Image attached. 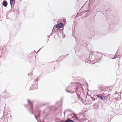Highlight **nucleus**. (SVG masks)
I'll return each mask as SVG.
<instances>
[{
	"label": "nucleus",
	"mask_w": 122,
	"mask_h": 122,
	"mask_svg": "<svg viewBox=\"0 0 122 122\" xmlns=\"http://www.w3.org/2000/svg\"><path fill=\"white\" fill-rule=\"evenodd\" d=\"M71 84L72 85L71 86L70 89L71 91L68 90H67L66 89V91L67 92L71 94L75 93V95H76L78 98H79L80 96L78 93L80 92V93H81L80 90V88L79 87L76 86V82H71Z\"/></svg>",
	"instance_id": "nucleus-1"
},
{
	"label": "nucleus",
	"mask_w": 122,
	"mask_h": 122,
	"mask_svg": "<svg viewBox=\"0 0 122 122\" xmlns=\"http://www.w3.org/2000/svg\"><path fill=\"white\" fill-rule=\"evenodd\" d=\"M28 104L30 107V108L28 109V111L30 113H31L32 114H34L35 117L36 119L37 120V117L36 115L33 112V107L32 103L31 102H30L29 100H28Z\"/></svg>",
	"instance_id": "nucleus-2"
},
{
	"label": "nucleus",
	"mask_w": 122,
	"mask_h": 122,
	"mask_svg": "<svg viewBox=\"0 0 122 122\" xmlns=\"http://www.w3.org/2000/svg\"><path fill=\"white\" fill-rule=\"evenodd\" d=\"M94 96H95L94 97H96L97 98H98V99H100L101 100H103V97H104V96L102 95L101 94H99L98 95H94Z\"/></svg>",
	"instance_id": "nucleus-3"
},
{
	"label": "nucleus",
	"mask_w": 122,
	"mask_h": 122,
	"mask_svg": "<svg viewBox=\"0 0 122 122\" xmlns=\"http://www.w3.org/2000/svg\"><path fill=\"white\" fill-rule=\"evenodd\" d=\"M15 0H10L11 8L14 7Z\"/></svg>",
	"instance_id": "nucleus-4"
},
{
	"label": "nucleus",
	"mask_w": 122,
	"mask_h": 122,
	"mask_svg": "<svg viewBox=\"0 0 122 122\" xmlns=\"http://www.w3.org/2000/svg\"><path fill=\"white\" fill-rule=\"evenodd\" d=\"M3 5L5 7H6L8 5V3L6 0H4L2 2Z\"/></svg>",
	"instance_id": "nucleus-5"
},
{
	"label": "nucleus",
	"mask_w": 122,
	"mask_h": 122,
	"mask_svg": "<svg viewBox=\"0 0 122 122\" xmlns=\"http://www.w3.org/2000/svg\"><path fill=\"white\" fill-rule=\"evenodd\" d=\"M38 88V86L37 85H33L31 86L30 88H33L34 89H37Z\"/></svg>",
	"instance_id": "nucleus-6"
},
{
	"label": "nucleus",
	"mask_w": 122,
	"mask_h": 122,
	"mask_svg": "<svg viewBox=\"0 0 122 122\" xmlns=\"http://www.w3.org/2000/svg\"><path fill=\"white\" fill-rule=\"evenodd\" d=\"M72 115H73V116L72 117V118H73L75 119L76 120H78V118L74 114H71V116H72Z\"/></svg>",
	"instance_id": "nucleus-7"
},
{
	"label": "nucleus",
	"mask_w": 122,
	"mask_h": 122,
	"mask_svg": "<svg viewBox=\"0 0 122 122\" xmlns=\"http://www.w3.org/2000/svg\"><path fill=\"white\" fill-rule=\"evenodd\" d=\"M65 111L66 113L67 114L69 112H72L71 110L69 109L66 110H65Z\"/></svg>",
	"instance_id": "nucleus-8"
},
{
	"label": "nucleus",
	"mask_w": 122,
	"mask_h": 122,
	"mask_svg": "<svg viewBox=\"0 0 122 122\" xmlns=\"http://www.w3.org/2000/svg\"><path fill=\"white\" fill-rule=\"evenodd\" d=\"M103 100H108V99L107 98V97L106 96H104V97H103Z\"/></svg>",
	"instance_id": "nucleus-9"
},
{
	"label": "nucleus",
	"mask_w": 122,
	"mask_h": 122,
	"mask_svg": "<svg viewBox=\"0 0 122 122\" xmlns=\"http://www.w3.org/2000/svg\"><path fill=\"white\" fill-rule=\"evenodd\" d=\"M55 27L57 29H59L60 28L59 24H57L55 26Z\"/></svg>",
	"instance_id": "nucleus-10"
},
{
	"label": "nucleus",
	"mask_w": 122,
	"mask_h": 122,
	"mask_svg": "<svg viewBox=\"0 0 122 122\" xmlns=\"http://www.w3.org/2000/svg\"><path fill=\"white\" fill-rule=\"evenodd\" d=\"M94 97H91V98H92V99L93 100V101H95L96 100V99H97V98L96 97H95V96H94Z\"/></svg>",
	"instance_id": "nucleus-11"
},
{
	"label": "nucleus",
	"mask_w": 122,
	"mask_h": 122,
	"mask_svg": "<svg viewBox=\"0 0 122 122\" xmlns=\"http://www.w3.org/2000/svg\"><path fill=\"white\" fill-rule=\"evenodd\" d=\"M65 122H74V121L73 120H67L66 121H65Z\"/></svg>",
	"instance_id": "nucleus-12"
},
{
	"label": "nucleus",
	"mask_w": 122,
	"mask_h": 122,
	"mask_svg": "<svg viewBox=\"0 0 122 122\" xmlns=\"http://www.w3.org/2000/svg\"><path fill=\"white\" fill-rule=\"evenodd\" d=\"M98 106V105L97 103L94 104L93 105L94 107H96Z\"/></svg>",
	"instance_id": "nucleus-13"
},
{
	"label": "nucleus",
	"mask_w": 122,
	"mask_h": 122,
	"mask_svg": "<svg viewBox=\"0 0 122 122\" xmlns=\"http://www.w3.org/2000/svg\"><path fill=\"white\" fill-rule=\"evenodd\" d=\"M60 25V28H61L63 26V23H61L59 24Z\"/></svg>",
	"instance_id": "nucleus-14"
},
{
	"label": "nucleus",
	"mask_w": 122,
	"mask_h": 122,
	"mask_svg": "<svg viewBox=\"0 0 122 122\" xmlns=\"http://www.w3.org/2000/svg\"><path fill=\"white\" fill-rule=\"evenodd\" d=\"M110 94H109L108 96H107V98H108V100H110Z\"/></svg>",
	"instance_id": "nucleus-15"
},
{
	"label": "nucleus",
	"mask_w": 122,
	"mask_h": 122,
	"mask_svg": "<svg viewBox=\"0 0 122 122\" xmlns=\"http://www.w3.org/2000/svg\"><path fill=\"white\" fill-rule=\"evenodd\" d=\"M117 54H115V56H114V57H113V59H115V58H116L117 57Z\"/></svg>",
	"instance_id": "nucleus-16"
},
{
	"label": "nucleus",
	"mask_w": 122,
	"mask_h": 122,
	"mask_svg": "<svg viewBox=\"0 0 122 122\" xmlns=\"http://www.w3.org/2000/svg\"><path fill=\"white\" fill-rule=\"evenodd\" d=\"M60 110L59 111L60 112H61L62 111V109L61 107H59Z\"/></svg>",
	"instance_id": "nucleus-17"
},
{
	"label": "nucleus",
	"mask_w": 122,
	"mask_h": 122,
	"mask_svg": "<svg viewBox=\"0 0 122 122\" xmlns=\"http://www.w3.org/2000/svg\"><path fill=\"white\" fill-rule=\"evenodd\" d=\"M34 82L36 84H37V81H35Z\"/></svg>",
	"instance_id": "nucleus-18"
},
{
	"label": "nucleus",
	"mask_w": 122,
	"mask_h": 122,
	"mask_svg": "<svg viewBox=\"0 0 122 122\" xmlns=\"http://www.w3.org/2000/svg\"><path fill=\"white\" fill-rule=\"evenodd\" d=\"M61 102H62H62H63V99L62 98L61 99ZM62 105V104L61 105V106Z\"/></svg>",
	"instance_id": "nucleus-19"
},
{
	"label": "nucleus",
	"mask_w": 122,
	"mask_h": 122,
	"mask_svg": "<svg viewBox=\"0 0 122 122\" xmlns=\"http://www.w3.org/2000/svg\"><path fill=\"white\" fill-rule=\"evenodd\" d=\"M50 35L48 36V40L49 39V38L50 37Z\"/></svg>",
	"instance_id": "nucleus-20"
},
{
	"label": "nucleus",
	"mask_w": 122,
	"mask_h": 122,
	"mask_svg": "<svg viewBox=\"0 0 122 122\" xmlns=\"http://www.w3.org/2000/svg\"><path fill=\"white\" fill-rule=\"evenodd\" d=\"M65 113H66V112H65V111H64V116H65Z\"/></svg>",
	"instance_id": "nucleus-21"
},
{
	"label": "nucleus",
	"mask_w": 122,
	"mask_h": 122,
	"mask_svg": "<svg viewBox=\"0 0 122 122\" xmlns=\"http://www.w3.org/2000/svg\"><path fill=\"white\" fill-rule=\"evenodd\" d=\"M41 48L40 49L37 51V52H38L41 49Z\"/></svg>",
	"instance_id": "nucleus-22"
},
{
	"label": "nucleus",
	"mask_w": 122,
	"mask_h": 122,
	"mask_svg": "<svg viewBox=\"0 0 122 122\" xmlns=\"http://www.w3.org/2000/svg\"><path fill=\"white\" fill-rule=\"evenodd\" d=\"M30 73H29L28 74V75H30Z\"/></svg>",
	"instance_id": "nucleus-23"
},
{
	"label": "nucleus",
	"mask_w": 122,
	"mask_h": 122,
	"mask_svg": "<svg viewBox=\"0 0 122 122\" xmlns=\"http://www.w3.org/2000/svg\"><path fill=\"white\" fill-rule=\"evenodd\" d=\"M24 106H25L26 107V105H24Z\"/></svg>",
	"instance_id": "nucleus-24"
},
{
	"label": "nucleus",
	"mask_w": 122,
	"mask_h": 122,
	"mask_svg": "<svg viewBox=\"0 0 122 122\" xmlns=\"http://www.w3.org/2000/svg\"><path fill=\"white\" fill-rule=\"evenodd\" d=\"M58 108H57L56 110H58Z\"/></svg>",
	"instance_id": "nucleus-25"
},
{
	"label": "nucleus",
	"mask_w": 122,
	"mask_h": 122,
	"mask_svg": "<svg viewBox=\"0 0 122 122\" xmlns=\"http://www.w3.org/2000/svg\"><path fill=\"white\" fill-rule=\"evenodd\" d=\"M63 56H61L60 57H63Z\"/></svg>",
	"instance_id": "nucleus-26"
},
{
	"label": "nucleus",
	"mask_w": 122,
	"mask_h": 122,
	"mask_svg": "<svg viewBox=\"0 0 122 122\" xmlns=\"http://www.w3.org/2000/svg\"><path fill=\"white\" fill-rule=\"evenodd\" d=\"M10 117H12V116H11V115H10Z\"/></svg>",
	"instance_id": "nucleus-27"
},
{
	"label": "nucleus",
	"mask_w": 122,
	"mask_h": 122,
	"mask_svg": "<svg viewBox=\"0 0 122 122\" xmlns=\"http://www.w3.org/2000/svg\"><path fill=\"white\" fill-rule=\"evenodd\" d=\"M40 116V114H38V116Z\"/></svg>",
	"instance_id": "nucleus-28"
},
{
	"label": "nucleus",
	"mask_w": 122,
	"mask_h": 122,
	"mask_svg": "<svg viewBox=\"0 0 122 122\" xmlns=\"http://www.w3.org/2000/svg\"><path fill=\"white\" fill-rule=\"evenodd\" d=\"M118 51H117V52H116V53H117H117Z\"/></svg>",
	"instance_id": "nucleus-29"
},
{
	"label": "nucleus",
	"mask_w": 122,
	"mask_h": 122,
	"mask_svg": "<svg viewBox=\"0 0 122 122\" xmlns=\"http://www.w3.org/2000/svg\"><path fill=\"white\" fill-rule=\"evenodd\" d=\"M58 102H56V103H58Z\"/></svg>",
	"instance_id": "nucleus-30"
},
{
	"label": "nucleus",
	"mask_w": 122,
	"mask_h": 122,
	"mask_svg": "<svg viewBox=\"0 0 122 122\" xmlns=\"http://www.w3.org/2000/svg\"><path fill=\"white\" fill-rule=\"evenodd\" d=\"M51 34H52L51 33V34H50V35H51Z\"/></svg>",
	"instance_id": "nucleus-31"
},
{
	"label": "nucleus",
	"mask_w": 122,
	"mask_h": 122,
	"mask_svg": "<svg viewBox=\"0 0 122 122\" xmlns=\"http://www.w3.org/2000/svg\"><path fill=\"white\" fill-rule=\"evenodd\" d=\"M40 112H39V113H40Z\"/></svg>",
	"instance_id": "nucleus-32"
}]
</instances>
